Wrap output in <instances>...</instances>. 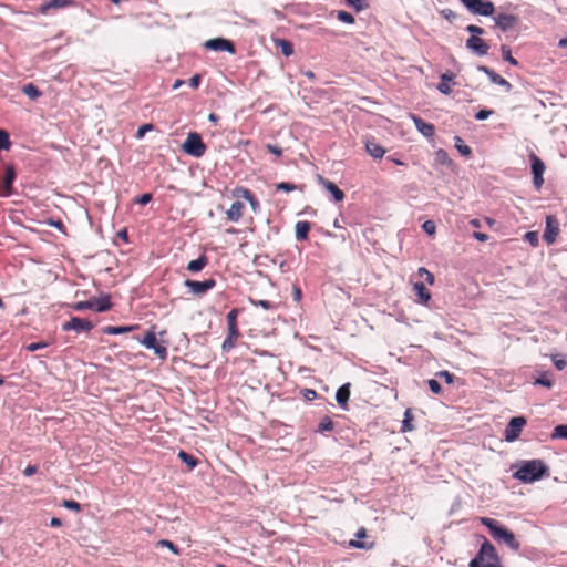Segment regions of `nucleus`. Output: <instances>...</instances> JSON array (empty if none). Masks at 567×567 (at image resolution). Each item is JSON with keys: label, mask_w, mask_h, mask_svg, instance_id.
<instances>
[{"label": "nucleus", "mask_w": 567, "mask_h": 567, "mask_svg": "<svg viewBox=\"0 0 567 567\" xmlns=\"http://www.w3.org/2000/svg\"><path fill=\"white\" fill-rule=\"evenodd\" d=\"M318 183L327 189L336 202H342L344 199V193L333 182L324 178L321 175L317 176Z\"/></svg>", "instance_id": "18"}, {"label": "nucleus", "mask_w": 567, "mask_h": 567, "mask_svg": "<svg viewBox=\"0 0 567 567\" xmlns=\"http://www.w3.org/2000/svg\"><path fill=\"white\" fill-rule=\"evenodd\" d=\"M93 323L87 319L72 317L69 321L62 326L63 331L73 330L75 332H89L93 329Z\"/></svg>", "instance_id": "10"}, {"label": "nucleus", "mask_w": 567, "mask_h": 567, "mask_svg": "<svg viewBox=\"0 0 567 567\" xmlns=\"http://www.w3.org/2000/svg\"><path fill=\"white\" fill-rule=\"evenodd\" d=\"M153 196L151 193H145L135 199V203L140 205H146L152 200Z\"/></svg>", "instance_id": "55"}, {"label": "nucleus", "mask_w": 567, "mask_h": 567, "mask_svg": "<svg viewBox=\"0 0 567 567\" xmlns=\"http://www.w3.org/2000/svg\"><path fill=\"white\" fill-rule=\"evenodd\" d=\"M477 70L480 72L485 73L493 83L504 87V90L506 92H511L512 91V89H513L512 84L506 79H504L498 73H496L494 70H492V69H489L488 66H485V65H478Z\"/></svg>", "instance_id": "13"}, {"label": "nucleus", "mask_w": 567, "mask_h": 567, "mask_svg": "<svg viewBox=\"0 0 567 567\" xmlns=\"http://www.w3.org/2000/svg\"><path fill=\"white\" fill-rule=\"evenodd\" d=\"M276 188L278 190H284V192H292V190H296L298 189V186L295 185V184H291V183H287V182H281L279 184L276 185Z\"/></svg>", "instance_id": "46"}, {"label": "nucleus", "mask_w": 567, "mask_h": 567, "mask_svg": "<svg viewBox=\"0 0 567 567\" xmlns=\"http://www.w3.org/2000/svg\"><path fill=\"white\" fill-rule=\"evenodd\" d=\"M48 346H49L48 342H42V341L41 342H32L27 346V350L30 352H33V351L47 348Z\"/></svg>", "instance_id": "50"}, {"label": "nucleus", "mask_w": 567, "mask_h": 567, "mask_svg": "<svg viewBox=\"0 0 567 567\" xmlns=\"http://www.w3.org/2000/svg\"><path fill=\"white\" fill-rule=\"evenodd\" d=\"M182 150L196 158L204 156L206 153V145L203 142L202 136L196 132L188 133L185 142L182 144Z\"/></svg>", "instance_id": "4"}, {"label": "nucleus", "mask_w": 567, "mask_h": 567, "mask_svg": "<svg viewBox=\"0 0 567 567\" xmlns=\"http://www.w3.org/2000/svg\"><path fill=\"white\" fill-rule=\"evenodd\" d=\"M473 237L475 239H477L478 241H483V243L488 240V235L485 233H481V231H474Z\"/></svg>", "instance_id": "63"}, {"label": "nucleus", "mask_w": 567, "mask_h": 567, "mask_svg": "<svg viewBox=\"0 0 567 567\" xmlns=\"http://www.w3.org/2000/svg\"><path fill=\"white\" fill-rule=\"evenodd\" d=\"M350 388H351V384L346 383V384L341 385L337 390V393H336V400H337L338 404L340 405V408H342L344 410L348 409V402H349L350 394H351Z\"/></svg>", "instance_id": "22"}, {"label": "nucleus", "mask_w": 567, "mask_h": 567, "mask_svg": "<svg viewBox=\"0 0 567 567\" xmlns=\"http://www.w3.org/2000/svg\"><path fill=\"white\" fill-rule=\"evenodd\" d=\"M296 238L298 240H307L309 237V231L311 230L310 221H298L295 226Z\"/></svg>", "instance_id": "25"}, {"label": "nucleus", "mask_w": 567, "mask_h": 567, "mask_svg": "<svg viewBox=\"0 0 567 567\" xmlns=\"http://www.w3.org/2000/svg\"><path fill=\"white\" fill-rule=\"evenodd\" d=\"M413 290L415 291L419 298L417 301L422 305H427V302L431 300V292L425 287V285L423 282H415L413 285Z\"/></svg>", "instance_id": "24"}, {"label": "nucleus", "mask_w": 567, "mask_h": 567, "mask_svg": "<svg viewBox=\"0 0 567 567\" xmlns=\"http://www.w3.org/2000/svg\"><path fill=\"white\" fill-rule=\"evenodd\" d=\"M480 522L482 525L488 528L492 537L497 542L505 543L511 549L517 551L520 547L519 542L516 539L513 532L504 527L494 518L481 517Z\"/></svg>", "instance_id": "2"}, {"label": "nucleus", "mask_w": 567, "mask_h": 567, "mask_svg": "<svg viewBox=\"0 0 567 567\" xmlns=\"http://www.w3.org/2000/svg\"><path fill=\"white\" fill-rule=\"evenodd\" d=\"M530 162H532V172H533V175H534V185L537 189H539L542 187V185L544 184V172H545V164L544 162L536 155V154H532L530 155Z\"/></svg>", "instance_id": "11"}, {"label": "nucleus", "mask_w": 567, "mask_h": 567, "mask_svg": "<svg viewBox=\"0 0 567 567\" xmlns=\"http://www.w3.org/2000/svg\"><path fill=\"white\" fill-rule=\"evenodd\" d=\"M63 506L68 509H72L75 512H79L81 509L80 504L75 501H64Z\"/></svg>", "instance_id": "58"}, {"label": "nucleus", "mask_w": 567, "mask_h": 567, "mask_svg": "<svg viewBox=\"0 0 567 567\" xmlns=\"http://www.w3.org/2000/svg\"><path fill=\"white\" fill-rule=\"evenodd\" d=\"M246 200L249 203V205H250V207H251V210H252L254 213H257V212L259 210L260 205H259L258 199H257V198H256V196L254 195V193H251V194H250V197H248Z\"/></svg>", "instance_id": "49"}, {"label": "nucleus", "mask_w": 567, "mask_h": 567, "mask_svg": "<svg viewBox=\"0 0 567 567\" xmlns=\"http://www.w3.org/2000/svg\"><path fill=\"white\" fill-rule=\"evenodd\" d=\"M205 48L214 51H226L231 54L236 52L234 43L224 38H214L205 42Z\"/></svg>", "instance_id": "12"}, {"label": "nucleus", "mask_w": 567, "mask_h": 567, "mask_svg": "<svg viewBox=\"0 0 567 567\" xmlns=\"http://www.w3.org/2000/svg\"><path fill=\"white\" fill-rule=\"evenodd\" d=\"M152 130H153V125L152 124H144V125L138 127V130L136 132V137L137 138H143L145 133L150 132Z\"/></svg>", "instance_id": "54"}, {"label": "nucleus", "mask_w": 567, "mask_h": 567, "mask_svg": "<svg viewBox=\"0 0 567 567\" xmlns=\"http://www.w3.org/2000/svg\"><path fill=\"white\" fill-rule=\"evenodd\" d=\"M207 264L208 258L206 257V255L203 254L197 259L188 262L187 270H189L190 272H198L203 270L207 266Z\"/></svg>", "instance_id": "28"}, {"label": "nucleus", "mask_w": 567, "mask_h": 567, "mask_svg": "<svg viewBox=\"0 0 567 567\" xmlns=\"http://www.w3.org/2000/svg\"><path fill=\"white\" fill-rule=\"evenodd\" d=\"M364 146L368 154L374 159H381L386 153V150L379 144L374 137H368L364 142Z\"/></svg>", "instance_id": "19"}, {"label": "nucleus", "mask_w": 567, "mask_h": 567, "mask_svg": "<svg viewBox=\"0 0 567 567\" xmlns=\"http://www.w3.org/2000/svg\"><path fill=\"white\" fill-rule=\"evenodd\" d=\"M95 306V302L92 301V300H86V301H79L76 303H74L72 306V308L76 311H82V310H85V309H93V307Z\"/></svg>", "instance_id": "42"}, {"label": "nucleus", "mask_w": 567, "mask_h": 567, "mask_svg": "<svg viewBox=\"0 0 567 567\" xmlns=\"http://www.w3.org/2000/svg\"><path fill=\"white\" fill-rule=\"evenodd\" d=\"M16 176H17V174H16V169H14L13 165H8L6 167V172L2 177V196L8 197V196L12 195V193H13L12 185L16 179Z\"/></svg>", "instance_id": "16"}, {"label": "nucleus", "mask_w": 567, "mask_h": 567, "mask_svg": "<svg viewBox=\"0 0 567 567\" xmlns=\"http://www.w3.org/2000/svg\"><path fill=\"white\" fill-rule=\"evenodd\" d=\"M266 148L268 152H270L271 154H275L276 156L282 155V150L277 145L267 144Z\"/></svg>", "instance_id": "60"}, {"label": "nucleus", "mask_w": 567, "mask_h": 567, "mask_svg": "<svg viewBox=\"0 0 567 567\" xmlns=\"http://www.w3.org/2000/svg\"><path fill=\"white\" fill-rule=\"evenodd\" d=\"M413 421H414L413 411H412V409L409 408L404 412V419L402 422L401 432L405 433V432L413 431L414 430Z\"/></svg>", "instance_id": "30"}, {"label": "nucleus", "mask_w": 567, "mask_h": 567, "mask_svg": "<svg viewBox=\"0 0 567 567\" xmlns=\"http://www.w3.org/2000/svg\"><path fill=\"white\" fill-rule=\"evenodd\" d=\"M333 427H334V423L332 422V420L329 416H324L323 419H321V421L318 424V432H320V433L330 432L333 430Z\"/></svg>", "instance_id": "33"}, {"label": "nucleus", "mask_w": 567, "mask_h": 567, "mask_svg": "<svg viewBox=\"0 0 567 567\" xmlns=\"http://www.w3.org/2000/svg\"><path fill=\"white\" fill-rule=\"evenodd\" d=\"M157 546L159 547H166L168 548L173 554L175 555H179V549L178 547L171 540H167V539H162L159 542H157Z\"/></svg>", "instance_id": "43"}, {"label": "nucleus", "mask_w": 567, "mask_h": 567, "mask_svg": "<svg viewBox=\"0 0 567 567\" xmlns=\"http://www.w3.org/2000/svg\"><path fill=\"white\" fill-rule=\"evenodd\" d=\"M417 275L420 277H424L425 281L429 285H433L434 284V275L432 272H430L426 268L420 267L419 270H417Z\"/></svg>", "instance_id": "44"}, {"label": "nucleus", "mask_w": 567, "mask_h": 567, "mask_svg": "<svg viewBox=\"0 0 567 567\" xmlns=\"http://www.w3.org/2000/svg\"><path fill=\"white\" fill-rule=\"evenodd\" d=\"M252 303L256 305V306L261 307L265 310H270V309L275 308L274 303L268 301V300L252 301Z\"/></svg>", "instance_id": "59"}, {"label": "nucleus", "mask_w": 567, "mask_h": 567, "mask_svg": "<svg viewBox=\"0 0 567 567\" xmlns=\"http://www.w3.org/2000/svg\"><path fill=\"white\" fill-rule=\"evenodd\" d=\"M455 75L451 72H446V73H443L441 75V81L437 85V90L443 93V94H450L452 92L451 90V86H450V82H452L454 80Z\"/></svg>", "instance_id": "26"}, {"label": "nucleus", "mask_w": 567, "mask_h": 567, "mask_svg": "<svg viewBox=\"0 0 567 567\" xmlns=\"http://www.w3.org/2000/svg\"><path fill=\"white\" fill-rule=\"evenodd\" d=\"M244 203L236 200L231 204L230 208L226 210V217L229 221L237 223L244 216Z\"/></svg>", "instance_id": "20"}, {"label": "nucleus", "mask_w": 567, "mask_h": 567, "mask_svg": "<svg viewBox=\"0 0 567 567\" xmlns=\"http://www.w3.org/2000/svg\"><path fill=\"white\" fill-rule=\"evenodd\" d=\"M502 56L505 61L509 62L512 65L517 66L518 61L512 55V51L508 45L503 44L501 47Z\"/></svg>", "instance_id": "35"}, {"label": "nucleus", "mask_w": 567, "mask_h": 567, "mask_svg": "<svg viewBox=\"0 0 567 567\" xmlns=\"http://www.w3.org/2000/svg\"><path fill=\"white\" fill-rule=\"evenodd\" d=\"M466 48L481 56L486 55L489 50V45L477 35H471L466 40Z\"/></svg>", "instance_id": "14"}, {"label": "nucleus", "mask_w": 567, "mask_h": 567, "mask_svg": "<svg viewBox=\"0 0 567 567\" xmlns=\"http://www.w3.org/2000/svg\"><path fill=\"white\" fill-rule=\"evenodd\" d=\"M138 326L137 324H134V326H107L103 329V332L105 334H111V336H115V334H123V333H126V332H131L135 329H137Z\"/></svg>", "instance_id": "27"}, {"label": "nucleus", "mask_w": 567, "mask_h": 567, "mask_svg": "<svg viewBox=\"0 0 567 567\" xmlns=\"http://www.w3.org/2000/svg\"><path fill=\"white\" fill-rule=\"evenodd\" d=\"M239 315V309L234 308L227 313V326L228 328H238L237 326V317Z\"/></svg>", "instance_id": "38"}, {"label": "nucleus", "mask_w": 567, "mask_h": 567, "mask_svg": "<svg viewBox=\"0 0 567 567\" xmlns=\"http://www.w3.org/2000/svg\"><path fill=\"white\" fill-rule=\"evenodd\" d=\"M347 3L353 7L357 11H361L365 7V0H346Z\"/></svg>", "instance_id": "52"}, {"label": "nucleus", "mask_w": 567, "mask_h": 567, "mask_svg": "<svg viewBox=\"0 0 567 567\" xmlns=\"http://www.w3.org/2000/svg\"><path fill=\"white\" fill-rule=\"evenodd\" d=\"M518 22L519 18L517 16L508 13H498L495 18V23L502 31H507L515 28Z\"/></svg>", "instance_id": "17"}, {"label": "nucleus", "mask_w": 567, "mask_h": 567, "mask_svg": "<svg viewBox=\"0 0 567 567\" xmlns=\"http://www.w3.org/2000/svg\"><path fill=\"white\" fill-rule=\"evenodd\" d=\"M239 336H240L239 328H228L227 338L224 340V342L221 344L223 351L229 352L231 349H234Z\"/></svg>", "instance_id": "23"}, {"label": "nucleus", "mask_w": 567, "mask_h": 567, "mask_svg": "<svg viewBox=\"0 0 567 567\" xmlns=\"http://www.w3.org/2000/svg\"><path fill=\"white\" fill-rule=\"evenodd\" d=\"M252 192L246 187H243V186H237L235 187L233 190H231V195L233 197L235 198H243V199H247L248 197H250V194Z\"/></svg>", "instance_id": "37"}, {"label": "nucleus", "mask_w": 567, "mask_h": 567, "mask_svg": "<svg viewBox=\"0 0 567 567\" xmlns=\"http://www.w3.org/2000/svg\"><path fill=\"white\" fill-rule=\"evenodd\" d=\"M337 18L344 23L352 24L354 22V17L347 11H338Z\"/></svg>", "instance_id": "45"}, {"label": "nucleus", "mask_w": 567, "mask_h": 567, "mask_svg": "<svg viewBox=\"0 0 567 567\" xmlns=\"http://www.w3.org/2000/svg\"><path fill=\"white\" fill-rule=\"evenodd\" d=\"M427 384H429L430 390L433 393L440 394L442 392V386L436 380L431 379V380H429Z\"/></svg>", "instance_id": "51"}, {"label": "nucleus", "mask_w": 567, "mask_h": 567, "mask_svg": "<svg viewBox=\"0 0 567 567\" xmlns=\"http://www.w3.org/2000/svg\"><path fill=\"white\" fill-rule=\"evenodd\" d=\"M493 114L492 110H481L475 114V118L478 121H483L488 118Z\"/></svg>", "instance_id": "57"}, {"label": "nucleus", "mask_w": 567, "mask_h": 567, "mask_svg": "<svg viewBox=\"0 0 567 567\" xmlns=\"http://www.w3.org/2000/svg\"><path fill=\"white\" fill-rule=\"evenodd\" d=\"M143 346L147 349H152L154 353L162 360H165L167 357L166 347L159 344L157 342L156 336L153 331H147L143 339L138 340Z\"/></svg>", "instance_id": "8"}, {"label": "nucleus", "mask_w": 567, "mask_h": 567, "mask_svg": "<svg viewBox=\"0 0 567 567\" xmlns=\"http://www.w3.org/2000/svg\"><path fill=\"white\" fill-rule=\"evenodd\" d=\"M412 120L415 124V127L422 135H424L425 137H432L434 135L435 127L433 124L426 123L425 121H423L421 117H419L416 115H412Z\"/></svg>", "instance_id": "21"}, {"label": "nucleus", "mask_w": 567, "mask_h": 567, "mask_svg": "<svg viewBox=\"0 0 567 567\" xmlns=\"http://www.w3.org/2000/svg\"><path fill=\"white\" fill-rule=\"evenodd\" d=\"M38 471V467L35 465H28L24 471H23V474L25 476H31L33 474H35Z\"/></svg>", "instance_id": "64"}, {"label": "nucleus", "mask_w": 567, "mask_h": 567, "mask_svg": "<svg viewBox=\"0 0 567 567\" xmlns=\"http://www.w3.org/2000/svg\"><path fill=\"white\" fill-rule=\"evenodd\" d=\"M524 240L529 243L533 247H537L539 244L538 233L537 231H527L524 235Z\"/></svg>", "instance_id": "40"}, {"label": "nucleus", "mask_w": 567, "mask_h": 567, "mask_svg": "<svg viewBox=\"0 0 567 567\" xmlns=\"http://www.w3.org/2000/svg\"><path fill=\"white\" fill-rule=\"evenodd\" d=\"M559 226H560L559 220L557 219L556 216H554V215L546 216V227H545L543 238L548 245H553L557 240V237L560 233Z\"/></svg>", "instance_id": "7"}, {"label": "nucleus", "mask_w": 567, "mask_h": 567, "mask_svg": "<svg viewBox=\"0 0 567 567\" xmlns=\"http://www.w3.org/2000/svg\"><path fill=\"white\" fill-rule=\"evenodd\" d=\"M22 91L27 96H29L32 100L41 95V91L32 83L24 85Z\"/></svg>", "instance_id": "36"}, {"label": "nucleus", "mask_w": 567, "mask_h": 567, "mask_svg": "<svg viewBox=\"0 0 567 567\" xmlns=\"http://www.w3.org/2000/svg\"><path fill=\"white\" fill-rule=\"evenodd\" d=\"M440 14H441L444 19H446V20H449V21H453V20L456 18V13H455L453 10L447 9V8L442 9V10L440 11Z\"/></svg>", "instance_id": "53"}, {"label": "nucleus", "mask_w": 567, "mask_h": 567, "mask_svg": "<svg viewBox=\"0 0 567 567\" xmlns=\"http://www.w3.org/2000/svg\"><path fill=\"white\" fill-rule=\"evenodd\" d=\"M74 0H49L42 3L37 11L41 14H48L51 10H60L73 6Z\"/></svg>", "instance_id": "15"}, {"label": "nucleus", "mask_w": 567, "mask_h": 567, "mask_svg": "<svg viewBox=\"0 0 567 567\" xmlns=\"http://www.w3.org/2000/svg\"><path fill=\"white\" fill-rule=\"evenodd\" d=\"M11 146L9 134L4 130H0V151H8Z\"/></svg>", "instance_id": "41"}, {"label": "nucleus", "mask_w": 567, "mask_h": 567, "mask_svg": "<svg viewBox=\"0 0 567 567\" xmlns=\"http://www.w3.org/2000/svg\"><path fill=\"white\" fill-rule=\"evenodd\" d=\"M93 301L95 302V306L93 307V309H95L97 312L107 311L112 307L109 296H105L100 299H94Z\"/></svg>", "instance_id": "31"}, {"label": "nucleus", "mask_w": 567, "mask_h": 567, "mask_svg": "<svg viewBox=\"0 0 567 567\" xmlns=\"http://www.w3.org/2000/svg\"><path fill=\"white\" fill-rule=\"evenodd\" d=\"M455 146L463 156L468 157L472 154L471 147L460 136H455Z\"/></svg>", "instance_id": "34"}, {"label": "nucleus", "mask_w": 567, "mask_h": 567, "mask_svg": "<svg viewBox=\"0 0 567 567\" xmlns=\"http://www.w3.org/2000/svg\"><path fill=\"white\" fill-rule=\"evenodd\" d=\"M526 425V419L524 416L512 417L505 429V440L507 442H514L517 440Z\"/></svg>", "instance_id": "6"}, {"label": "nucleus", "mask_w": 567, "mask_h": 567, "mask_svg": "<svg viewBox=\"0 0 567 567\" xmlns=\"http://www.w3.org/2000/svg\"><path fill=\"white\" fill-rule=\"evenodd\" d=\"M422 228L423 230L429 234V235H434L435 234V230H436V226L434 224V221L432 220H426L423 225H422Z\"/></svg>", "instance_id": "48"}, {"label": "nucleus", "mask_w": 567, "mask_h": 567, "mask_svg": "<svg viewBox=\"0 0 567 567\" xmlns=\"http://www.w3.org/2000/svg\"><path fill=\"white\" fill-rule=\"evenodd\" d=\"M199 83H200V75L199 74H195L193 75L190 79H189V85L193 87V89H197L199 86Z\"/></svg>", "instance_id": "62"}, {"label": "nucleus", "mask_w": 567, "mask_h": 567, "mask_svg": "<svg viewBox=\"0 0 567 567\" xmlns=\"http://www.w3.org/2000/svg\"><path fill=\"white\" fill-rule=\"evenodd\" d=\"M472 13L489 17L494 13L495 7L488 0H460Z\"/></svg>", "instance_id": "5"}, {"label": "nucleus", "mask_w": 567, "mask_h": 567, "mask_svg": "<svg viewBox=\"0 0 567 567\" xmlns=\"http://www.w3.org/2000/svg\"><path fill=\"white\" fill-rule=\"evenodd\" d=\"M549 475L548 466L542 460L524 461L513 477L523 483H533Z\"/></svg>", "instance_id": "1"}, {"label": "nucleus", "mask_w": 567, "mask_h": 567, "mask_svg": "<svg viewBox=\"0 0 567 567\" xmlns=\"http://www.w3.org/2000/svg\"><path fill=\"white\" fill-rule=\"evenodd\" d=\"M178 457L188 466L189 470H193L198 464L197 458L185 451H179Z\"/></svg>", "instance_id": "32"}, {"label": "nucleus", "mask_w": 567, "mask_h": 567, "mask_svg": "<svg viewBox=\"0 0 567 567\" xmlns=\"http://www.w3.org/2000/svg\"><path fill=\"white\" fill-rule=\"evenodd\" d=\"M184 284L193 295L203 296L216 286V280L213 278L206 279L204 281L186 279Z\"/></svg>", "instance_id": "9"}, {"label": "nucleus", "mask_w": 567, "mask_h": 567, "mask_svg": "<svg viewBox=\"0 0 567 567\" xmlns=\"http://www.w3.org/2000/svg\"><path fill=\"white\" fill-rule=\"evenodd\" d=\"M470 567H504L499 563V557L496 553V549L493 544H491L486 538H484V543L481 545L480 551L476 557L473 558L470 563Z\"/></svg>", "instance_id": "3"}, {"label": "nucleus", "mask_w": 567, "mask_h": 567, "mask_svg": "<svg viewBox=\"0 0 567 567\" xmlns=\"http://www.w3.org/2000/svg\"><path fill=\"white\" fill-rule=\"evenodd\" d=\"M439 375L441 378H443L445 380V382L449 384L453 383V381H454V375L452 373H450L449 371H441L439 373Z\"/></svg>", "instance_id": "61"}, {"label": "nucleus", "mask_w": 567, "mask_h": 567, "mask_svg": "<svg viewBox=\"0 0 567 567\" xmlns=\"http://www.w3.org/2000/svg\"><path fill=\"white\" fill-rule=\"evenodd\" d=\"M536 384L544 385L546 388H551L553 382L548 374H542L539 378L536 379Z\"/></svg>", "instance_id": "47"}, {"label": "nucleus", "mask_w": 567, "mask_h": 567, "mask_svg": "<svg viewBox=\"0 0 567 567\" xmlns=\"http://www.w3.org/2000/svg\"><path fill=\"white\" fill-rule=\"evenodd\" d=\"M274 43L276 48L279 49L285 56H290L293 54V45L289 40L274 39Z\"/></svg>", "instance_id": "29"}, {"label": "nucleus", "mask_w": 567, "mask_h": 567, "mask_svg": "<svg viewBox=\"0 0 567 567\" xmlns=\"http://www.w3.org/2000/svg\"><path fill=\"white\" fill-rule=\"evenodd\" d=\"M551 439H566L567 440V425L566 424L557 425L554 429Z\"/></svg>", "instance_id": "39"}, {"label": "nucleus", "mask_w": 567, "mask_h": 567, "mask_svg": "<svg viewBox=\"0 0 567 567\" xmlns=\"http://www.w3.org/2000/svg\"><path fill=\"white\" fill-rule=\"evenodd\" d=\"M466 30L472 34V35H477L480 37L481 34L484 33V30L483 28L478 27V25H475V24H470L466 27Z\"/></svg>", "instance_id": "56"}]
</instances>
